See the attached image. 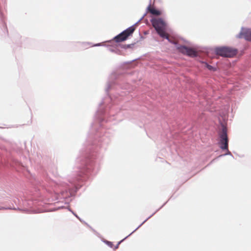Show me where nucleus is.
I'll return each mask as SVG.
<instances>
[{"mask_svg":"<svg viewBox=\"0 0 251 251\" xmlns=\"http://www.w3.org/2000/svg\"><path fill=\"white\" fill-rule=\"evenodd\" d=\"M153 26L162 37L169 40V35L164 30L165 22L161 19H153L151 21Z\"/></svg>","mask_w":251,"mask_h":251,"instance_id":"1","label":"nucleus"},{"mask_svg":"<svg viewBox=\"0 0 251 251\" xmlns=\"http://www.w3.org/2000/svg\"><path fill=\"white\" fill-rule=\"evenodd\" d=\"M215 51L216 54L225 57H233L237 53V50L228 47L216 48Z\"/></svg>","mask_w":251,"mask_h":251,"instance_id":"2","label":"nucleus"},{"mask_svg":"<svg viewBox=\"0 0 251 251\" xmlns=\"http://www.w3.org/2000/svg\"><path fill=\"white\" fill-rule=\"evenodd\" d=\"M134 30V27L133 26H130L115 37L114 39L116 42H121L124 41L126 40L129 36L131 35Z\"/></svg>","mask_w":251,"mask_h":251,"instance_id":"3","label":"nucleus"},{"mask_svg":"<svg viewBox=\"0 0 251 251\" xmlns=\"http://www.w3.org/2000/svg\"><path fill=\"white\" fill-rule=\"evenodd\" d=\"M177 49L179 52L189 56L195 57L197 56V52L193 48H189L185 46H180L177 47Z\"/></svg>","mask_w":251,"mask_h":251,"instance_id":"4","label":"nucleus"},{"mask_svg":"<svg viewBox=\"0 0 251 251\" xmlns=\"http://www.w3.org/2000/svg\"><path fill=\"white\" fill-rule=\"evenodd\" d=\"M220 147L223 150L228 149V138L227 135V131L226 128H223L221 134L220 135Z\"/></svg>","mask_w":251,"mask_h":251,"instance_id":"5","label":"nucleus"},{"mask_svg":"<svg viewBox=\"0 0 251 251\" xmlns=\"http://www.w3.org/2000/svg\"><path fill=\"white\" fill-rule=\"evenodd\" d=\"M239 37H243L246 40L251 41V29H243L239 35Z\"/></svg>","mask_w":251,"mask_h":251,"instance_id":"6","label":"nucleus"},{"mask_svg":"<svg viewBox=\"0 0 251 251\" xmlns=\"http://www.w3.org/2000/svg\"><path fill=\"white\" fill-rule=\"evenodd\" d=\"M148 10L151 14L153 15L159 16L161 14L160 11L155 9L153 7H151V6H149Z\"/></svg>","mask_w":251,"mask_h":251,"instance_id":"7","label":"nucleus"},{"mask_svg":"<svg viewBox=\"0 0 251 251\" xmlns=\"http://www.w3.org/2000/svg\"><path fill=\"white\" fill-rule=\"evenodd\" d=\"M206 64V65L207 68L209 70H212L213 69V67H212V66H210V65H208L207 64Z\"/></svg>","mask_w":251,"mask_h":251,"instance_id":"8","label":"nucleus"},{"mask_svg":"<svg viewBox=\"0 0 251 251\" xmlns=\"http://www.w3.org/2000/svg\"><path fill=\"white\" fill-rule=\"evenodd\" d=\"M5 209H16V207H13L10 206V207H7V208H5Z\"/></svg>","mask_w":251,"mask_h":251,"instance_id":"9","label":"nucleus"}]
</instances>
